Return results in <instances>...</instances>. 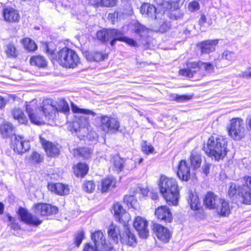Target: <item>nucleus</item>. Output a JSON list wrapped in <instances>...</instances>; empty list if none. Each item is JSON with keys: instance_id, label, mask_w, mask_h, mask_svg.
<instances>
[{"instance_id": "1", "label": "nucleus", "mask_w": 251, "mask_h": 251, "mask_svg": "<svg viewBox=\"0 0 251 251\" xmlns=\"http://www.w3.org/2000/svg\"><path fill=\"white\" fill-rule=\"evenodd\" d=\"M25 108L31 123L37 125L45 123L44 118L53 119L57 111L55 103L50 99L44 100L40 107L37 105V100H33L27 103Z\"/></svg>"}, {"instance_id": "2", "label": "nucleus", "mask_w": 251, "mask_h": 251, "mask_svg": "<svg viewBox=\"0 0 251 251\" xmlns=\"http://www.w3.org/2000/svg\"><path fill=\"white\" fill-rule=\"evenodd\" d=\"M160 192L169 205H176L179 199V189L176 179L161 175L158 181Z\"/></svg>"}, {"instance_id": "3", "label": "nucleus", "mask_w": 251, "mask_h": 251, "mask_svg": "<svg viewBox=\"0 0 251 251\" xmlns=\"http://www.w3.org/2000/svg\"><path fill=\"white\" fill-rule=\"evenodd\" d=\"M71 108L74 113L81 114L82 115L77 116V120L71 124L72 126L70 127L71 128L70 130L73 131V129L74 132L76 133L81 132L83 136H84V134L87 133L89 129V122L88 115L95 116L96 114L92 110L80 108L72 102Z\"/></svg>"}, {"instance_id": "4", "label": "nucleus", "mask_w": 251, "mask_h": 251, "mask_svg": "<svg viewBox=\"0 0 251 251\" xmlns=\"http://www.w3.org/2000/svg\"><path fill=\"white\" fill-rule=\"evenodd\" d=\"M205 206L210 209H216L218 213L222 216H227L230 213V209L227 201L216 195L213 192H208L204 201Z\"/></svg>"}, {"instance_id": "5", "label": "nucleus", "mask_w": 251, "mask_h": 251, "mask_svg": "<svg viewBox=\"0 0 251 251\" xmlns=\"http://www.w3.org/2000/svg\"><path fill=\"white\" fill-rule=\"evenodd\" d=\"M206 152L216 160L223 159L226 153V141L222 136H211L207 142Z\"/></svg>"}, {"instance_id": "6", "label": "nucleus", "mask_w": 251, "mask_h": 251, "mask_svg": "<svg viewBox=\"0 0 251 251\" xmlns=\"http://www.w3.org/2000/svg\"><path fill=\"white\" fill-rule=\"evenodd\" d=\"M124 226L125 231L122 235L120 229L117 225L113 224L110 225L108 228V236L116 243H118L119 240H120L122 243L128 246L134 245L136 244L134 235L129 229L127 224Z\"/></svg>"}, {"instance_id": "7", "label": "nucleus", "mask_w": 251, "mask_h": 251, "mask_svg": "<svg viewBox=\"0 0 251 251\" xmlns=\"http://www.w3.org/2000/svg\"><path fill=\"white\" fill-rule=\"evenodd\" d=\"M56 59L60 65L66 68H74L80 63L77 54L68 48L60 50L56 56Z\"/></svg>"}, {"instance_id": "8", "label": "nucleus", "mask_w": 251, "mask_h": 251, "mask_svg": "<svg viewBox=\"0 0 251 251\" xmlns=\"http://www.w3.org/2000/svg\"><path fill=\"white\" fill-rule=\"evenodd\" d=\"M186 69H181L179 71L180 75L192 77L198 71H204L205 75L212 73L214 70V65L209 62H188L186 64Z\"/></svg>"}, {"instance_id": "9", "label": "nucleus", "mask_w": 251, "mask_h": 251, "mask_svg": "<svg viewBox=\"0 0 251 251\" xmlns=\"http://www.w3.org/2000/svg\"><path fill=\"white\" fill-rule=\"evenodd\" d=\"M91 237L93 245L90 243L86 244L83 251H110L112 249L106 243L105 238L101 230L92 233Z\"/></svg>"}, {"instance_id": "10", "label": "nucleus", "mask_w": 251, "mask_h": 251, "mask_svg": "<svg viewBox=\"0 0 251 251\" xmlns=\"http://www.w3.org/2000/svg\"><path fill=\"white\" fill-rule=\"evenodd\" d=\"M96 122L98 127L106 133L115 134L120 129V122L117 118L107 115L97 117Z\"/></svg>"}, {"instance_id": "11", "label": "nucleus", "mask_w": 251, "mask_h": 251, "mask_svg": "<svg viewBox=\"0 0 251 251\" xmlns=\"http://www.w3.org/2000/svg\"><path fill=\"white\" fill-rule=\"evenodd\" d=\"M228 135L235 140L244 137L246 129L243 120L241 118H232L227 127Z\"/></svg>"}, {"instance_id": "12", "label": "nucleus", "mask_w": 251, "mask_h": 251, "mask_svg": "<svg viewBox=\"0 0 251 251\" xmlns=\"http://www.w3.org/2000/svg\"><path fill=\"white\" fill-rule=\"evenodd\" d=\"M11 147L14 151L22 155L30 149V144L28 140L21 135H15L12 139Z\"/></svg>"}, {"instance_id": "13", "label": "nucleus", "mask_w": 251, "mask_h": 251, "mask_svg": "<svg viewBox=\"0 0 251 251\" xmlns=\"http://www.w3.org/2000/svg\"><path fill=\"white\" fill-rule=\"evenodd\" d=\"M18 213L21 220L28 225L37 226L42 223V220H40L36 216L32 215L24 208L20 207Z\"/></svg>"}, {"instance_id": "14", "label": "nucleus", "mask_w": 251, "mask_h": 251, "mask_svg": "<svg viewBox=\"0 0 251 251\" xmlns=\"http://www.w3.org/2000/svg\"><path fill=\"white\" fill-rule=\"evenodd\" d=\"M33 211L36 215L42 216L54 214L57 213L58 209L56 206L43 203L34 204L33 207Z\"/></svg>"}, {"instance_id": "15", "label": "nucleus", "mask_w": 251, "mask_h": 251, "mask_svg": "<svg viewBox=\"0 0 251 251\" xmlns=\"http://www.w3.org/2000/svg\"><path fill=\"white\" fill-rule=\"evenodd\" d=\"M118 30L116 29L100 30L97 33V37L99 40L102 42L111 41L110 45L113 46L116 41V38L117 36Z\"/></svg>"}, {"instance_id": "16", "label": "nucleus", "mask_w": 251, "mask_h": 251, "mask_svg": "<svg viewBox=\"0 0 251 251\" xmlns=\"http://www.w3.org/2000/svg\"><path fill=\"white\" fill-rule=\"evenodd\" d=\"M133 226L138 231L139 236L141 238H146L148 237L149 233L148 222L145 218L140 216L137 217L134 221Z\"/></svg>"}, {"instance_id": "17", "label": "nucleus", "mask_w": 251, "mask_h": 251, "mask_svg": "<svg viewBox=\"0 0 251 251\" xmlns=\"http://www.w3.org/2000/svg\"><path fill=\"white\" fill-rule=\"evenodd\" d=\"M113 211L116 220L120 223H123L124 225H126L130 219L129 213L126 212L119 203H116L113 205Z\"/></svg>"}, {"instance_id": "18", "label": "nucleus", "mask_w": 251, "mask_h": 251, "mask_svg": "<svg viewBox=\"0 0 251 251\" xmlns=\"http://www.w3.org/2000/svg\"><path fill=\"white\" fill-rule=\"evenodd\" d=\"M177 175L180 179L184 181H188L190 178L191 168L186 161L182 160L179 162Z\"/></svg>"}, {"instance_id": "19", "label": "nucleus", "mask_w": 251, "mask_h": 251, "mask_svg": "<svg viewBox=\"0 0 251 251\" xmlns=\"http://www.w3.org/2000/svg\"><path fill=\"white\" fill-rule=\"evenodd\" d=\"M219 40H208L200 43L198 46L201 49V53H209L215 50Z\"/></svg>"}, {"instance_id": "20", "label": "nucleus", "mask_w": 251, "mask_h": 251, "mask_svg": "<svg viewBox=\"0 0 251 251\" xmlns=\"http://www.w3.org/2000/svg\"><path fill=\"white\" fill-rule=\"evenodd\" d=\"M153 230L157 238L164 242H168L170 238V231L165 227L159 224H154Z\"/></svg>"}, {"instance_id": "21", "label": "nucleus", "mask_w": 251, "mask_h": 251, "mask_svg": "<svg viewBox=\"0 0 251 251\" xmlns=\"http://www.w3.org/2000/svg\"><path fill=\"white\" fill-rule=\"evenodd\" d=\"M4 19L9 22H18L20 20L19 12L12 7H7L3 10Z\"/></svg>"}, {"instance_id": "22", "label": "nucleus", "mask_w": 251, "mask_h": 251, "mask_svg": "<svg viewBox=\"0 0 251 251\" xmlns=\"http://www.w3.org/2000/svg\"><path fill=\"white\" fill-rule=\"evenodd\" d=\"M40 140L48 156H54L58 154L59 149L56 145L51 142H48L41 136L40 137Z\"/></svg>"}, {"instance_id": "23", "label": "nucleus", "mask_w": 251, "mask_h": 251, "mask_svg": "<svg viewBox=\"0 0 251 251\" xmlns=\"http://www.w3.org/2000/svg\"><path fill=\"white\" fill-rule=\"evenodd\" d=\"M142 193L143 196H145L147 195L148 192L146 190H142L141 189H139L138 191H137L135 195H129L126 196L124 198L125 202H126L128 207H131L133 208L136 209L138 207V202L136 200V198H140V193Z\"/></svg>"}, {"instance_id": "24", "label": "nucleus", "mask_w": 251, "mask_h": 251, "mask_svg": "<svg viewBox=\"0 0 251 251\" xmlns=\"http://www.w3.org/2000/svg\"><path fill=\"white\" fill-rule=\"evenodd\" d=\"M155 214L158 219L170 222L172 220V214L167 206H161L156 209Z\"/></svg>"}, {"instance_id": "25", "label": "nucleus", "mask_w": 251, "mask_h": 251, "mask_svg": "<svg viewBox=\"0 0 251 251\" xmlns=\"http://www.w3.org/2000/svg\"><path fill=\"white\" fill-rule=\"evenodd\" d=\"M48 189L51 192L59 195H66L69 192L68 186L60 183H50L48 184Z\"/></svg>"}, {"instance_id": "26", "label": "nucleus", "mask_w": 251, "mask_h": 251, "mask_svg": "<svg viewBox=\"0 0 251 251\" xmlns=\"http://www.w3.org/2000/svg\"><path fill=\"white\" fill-rule=\"evenodd\" d=\"M236 53L229 50H225L219 55L218 60L220 62H224L227 66L231 64L236 59Z\"/></svg>"}, {"instance_id": "27", "label": "nucleus", "mask_w": 251, "mask_h": 251, "mask_svg": "<svg viewBox=\"0 0 251 251\" xmlns=\"http://www.w3.org/2000/svg\"><path fill=\"white\" fill-rule=\"evenodd\" d=\"M140 12L142 15L151 18H156V8L152 4L150 3H144L140 8Z\"/></svg>"}, {"instance_id": "28", "label": "nucleus", "mask_w": 251, "mask_h": 251, "mask_svg": "<svg viewBox=\"0 0 251 251\" xmlns=\"http://www.w3.org/2000/svg\"><path fill=\"white\" fill-rule=\"evenodd\" d=\"M116 184V180L112 176H108L101 180L100 190L102 192H107L113 188Z\"/></svg>"}, {"instance_id": "29", "label": "nucleus", "mask_w": 251, "mask_h": 251, "mask_svg": "<svg viewBox=\"0 0 251 251\" xmlns=\"http://www.w3.org/2000/svg\"><path fill=\"white\" fill-rule=\"evenodd\" d=\"M85 57L87 60L89 61L98 62L104 60L105 58L107 57V54L99 51L86 52Z\"/></svg>"}, {"instance_id": "30", "label": "nucleus", "mask_w": 251, "mask_h": 251, "mask_svg": "<svg viewBox=\"0 0 251 251\" xmlns=\"http://www.w3.org/2000/svg\"><path fill=\"white\" fill-rule=\"evenodd\" d=\"M188 202L191 208L194 210H197L201 206V203L196 193H193L191 192H189Z\"/></svg>"}, {"instance_id": "31", "label": "nucleus", "mask_w": 251, "mask_h": 251, "mask_svg": "<svg viewBox=\"0 0 251 251\" xmlns=\"http://www.w3.org/2000/svg\"><path fill=\"white\" fill-rule=\"evenodd\" d=\"M239 198L243 203L246 204H251V190L241 187Z\"/></svg>"}, {"instance_id": "32", "label": "nucleus", "mask_w": 251, "mask_h": 251, "mask_svg": "<svg viewBox=\"0 0 251 251\" xmlns=\"http://www.w3.org/2000/svg\"><path fill=\"white\" fill-rule=\"evenodd\" d=\"M88 170L87 165L83 163H78L74 168V173L77 176H84L87 174Z\"/></svg>"}, {"instance_id": "33", "label": "nucleus", "mask_w": 251, "mask_h": 251, "mask_svg": "<svg viewBox=\"0 0 251 251\" xmlns=\"http://www.w3.org/2000/svg\"><path fill=\"white\" fill-rule=\"evenodd\" d=\"M14 119H17L21 124H25L27 122L26 117L23 111L19 108H15L12 112Z\"/></svg>"}, {"instance_id": "34", "label": "nucleus", "mask_w": 251, "mask_h": 251, "mask_svg": "<svg viewBox=\"0 0 251 251\" xmlns=\"http://www.w3.org/2000/svg\"><path fill=\"white\" fill-rule=\"evenodd\" d=\"M30 64L38 67H44L46 65L47 62L44 57L37 55L32 56L30 58Z\"/></svg>"}, {"instance_id": "35", "label": "nucleus", "mask_w": 251, "mask_h": 251, "mask_svg": "<svg viewBox=\"0 0 251 251\" xmlns=\"http://www.w3.org/2000/svg\"><path fill=\"white\" fill-rule=\"evenodd\" d=\"M116 39V41L124 42L131 46H137V43L135 41L127 37L124 36L123 33L119 30H118V33Z\"/></svg>"}, {"instance_id": "36", "label": "nucleus", "mask_w": 251, "mask_h": 251, "mask_svg": "<svg viewBox=\"0 0 251 251\" xmlns=\"http://www.w3.org/2000/svg\"><path fill=\"white\" fill-rule=\"evenodd\" d=\"M13 126L11 123L5 122L0 126V132L4 137H6L12 133Z\"/></svg>"}, {"instance_id": "37", "label": "nucleus", "mask_w": 251, "mask_h": 251, "mask_svg": "<svg viewBox=\"0 0 251 251\" xmlns=\"http://www.w3.org/2000/svg\"><path fill=\"white\" fill-rule=\"evenodd\" d=\"M190 161L194 169L199 168L201 163V155L195 151H192L190 157Z\"/></svg>"}, {"instance_id": "38", "label": "nucleus", "mask_w": 251, "mask_h": 251, "mask_svg": "<svg viewBox=\"0 0 251 251\" xmlns=\"http://www.w3.org/2000/svg\"><path fill=\"white\" fill-rule=\"evenodd\" d=\"M28 161L32 164H37L41 162L43 157L36 151H33L29 156L26 157Z\"/></svg>"}, {"instance_id": "39", "label": "nucleus", "mask_w": 251, "mask_h": 251, "mask_svg": "<svg viewBox=\"0 0 251 251\" xmlns=\"http://www.w3.org/2000/svg\"><path fill=\"white\" fill-rule=\"evenodd\" d=\"M22 43L24 47L29 51H33L37 48V46L34 41L29 38H26L23 39L22 40Z\"/></svg>"}, {"instance_id": "40", "label": "nucleus", "mask_w": 251, "mask_h": 251, "mask_svg": "<svg viewBox=\"0 0 251 251\" xmlns=\"http://www.w3.org/2000/svg\"><path fill=\"white\" fill-rule=\"evenodd\" d=\"M5 53L7 56L12 57H15L18 54L15 47L11 44H9L6 46Z\"/></svg>"}, {"instance_id": "41", "label": "nucleus", "mask_w": 251, "mask_h": 251, "mask_svg": "<svg viewBox=\"0 0 251 251\" xmlns=\"http://www.w3.org/2000/svg\"><path fill=\"white\" fill-rule=\"evenodd\" d=\"M242 186H237L234 183H231L228 190V195L230 197H233L237 195L239 197L240 194V190Z\"/></svg>"}, {"instance_id": "42", "label": "nucleus", "mask_w": 251, "mask_h": 251, "mask_svg": "<svg viewBox=\"0 0 251 251\" xmlns=\"http://www.w3.org/2000/svg\"><path fill=\"white\" fill-rule=\"evenodd\" d=\"M57 111H60L64 113H67L69 111V105L64 99H60L58 102Z\"/></svg>"}, {"instance_id": "43", "label": "nucleus", "mask_w": 251, "mask_h": 251, "mask_svg": "<svg viewBox=\"0 0 251 251\" xmlns=\"http://www.w3.org/2000/svg\"><path fill=\"white\" fill-rule=\"evenodd\" d=\"M99 2H97L96 6H102L105 7H113L117 4L118 0H100Z\"/></svg>"}, {"instance_id": "44", "label": "nucleus", "mask_w": 251, "mask_h": 251, "mask_svg": "<svg viewBox=\"0 0 251 251\" xmlns=\"http://www.w3.org/2000/svg\"><path fill=\"white\" fill-rule=\"evenodd\" d=\"M212 23V22L211 19H208L203 14L201 15L199 19V24L201 27H208Z\"/></svg>"}, {"instance_id": "45", "label": "nucleus", "mask_w": 251, "mask_h": 251, "mask_svg": "<svg viewBox=\"0 0 251 251\" xmlns=\"http://www.w3.org/2000/svg\"><path fill=\"white\" fill-rule=\"evenodd\" d=\"M114 165L115 169L118 172H121L124 166V161L120 158L116 156L114 158Z\"/></svg>"}, {"instance_id": "46", "label": "nucleus", "mask_w": 251, "mask_h": 251, "mask_svg": "<svg viewBox=\"0 0 251 251\" xmlns=\"http://www.w3.org/2000/svg\"><path fill=\"white\" fill-rule=\"evenodd\" d=\"M149 31V29L143 25L138 24L136 26L135 32L141 37L147 36Z\"/></svg>"}, {"instance_id": "47", "label": "nucleus", "mask_w": 251, "mask_h": 251, "mask_svg": "<svg viewBox=\"0 0 251 251\" xmlns=\"http://www.w3.org/2000/svg\"><path fill=\"white\" fill-rule=\"evenodd\" d=\"M142 151L146 154L152 153L154 151V148L151 145H148L147 142L144 141L141 145Z\"/></svg>"}, {"instance_id": "48", "label": "nucleus", "mask_w": 251, "mask_h": 251, "mask_svg": "<svg viewBox=\"0 0 251 251\" xmlns=\"http://www.w3.org/2000/svg\"><path fill=\"white\" fill-rule=\"evenodd\" d=\"M95 185L92 181H87L83 184V189L85 191L92 192L95 189Z\"/></svg>"}, {"instance_id": "49", "label": "nucleus", "mask_w": 251, "mask_h": 251, "mask_svg": "<svg viewBox=\"0 0 251 251\" xmlns=\"http://www.w3.org/2000/svg\"><path fill=\"white\" fill-rule=\"evenodd\" d=\"M191 95H176L175 99L178 102H183L192 99Z\"/></svg>"}, {"instance_id": "50", "label": "nucleus", "mask_w": 251, "mask_h": 251, "mask_svg": "<svg viewBox=\"0 0 251 251\" xmlns=\"http://www.w3.org/2000/svg\"><path fill=\"white\" fill-rule=\"evenodd\" d=\"M77 151H78L80 154L85 158H89L91 153V150L87 148L79 149Z\"/></svg>"}, {"instance_id": "51", "label": "nucleus", "mask_w": 251, "mask_h": 251, "mask_svg": "<svg viewBox=\"0 0 251 251\" xmlns=\"http://www.w3.org/2000/svg\"><path fill=\"white\" fill-rule=\"evenodd\" d=\"M242 186L251 190V176H246L243 178Z\"/></svg>"}, {"instance_id": "52", "label": "nucleus", "mask_w": 251, "mask_h": 251, "mask_svg": "<svg viewBox=\"0 0 251 251\" xmlns=\"http://www.w3.org/2000/svg\"><path fill=\"white\" fill-rule=\"evenodd\" d=\"M84 238V232L83 231L78 232L75 239V243L77 246H79Z\"/></svg>"}, {"instance_id": "53", "label": "nucleus", "mask_w": 251, "mask_h": 251, "mask_svg": "<svg viewBox=\"0 0 251 251\" xmlns=\"http://www.w3.org/2000/svg\"><path fill=\"white\" fill-rule=\"evenodd\" d=\"M199 8L200 4L199 2L196 0L189 3L188 5V9L191 12L198 10Z\"/></svg>"}, {"instance_id": "54", "label": "nucleus", "mask_w": 251, "mask_h": 251, "mask_svg": "<svg viewBox=\"0 0 251 251\" xmlns=\"http://www.w3.org/2000/svg\"><path fill=\"white\" fill-rule=\"evenodd\" d=\"M170 28V24L167 23H164L159 29V31L161 32H164Z\"/></svg>"}, {"instance_id": "55", "label": "nucleus", "mask_w": 251, "mask_h": 251, "mask_svg": "<svg viewBox=\"0 0 251 251\" xmlns=\"http://www.w3.org/2000/svg\"><path fill=\"white\" fill-rule=\"evenodd\" d=\"M202 170L203 173L205 175H207V174L209 172L210 170V165L208 163H205L202 167Z\"/></svg>"}, {"instance_id": "56", "label": "nucleus", "mask_w": 251, "mask_h": 251, "mask_svg": "<svg viewBox=\"0 0 251 251\" xmlns=\"http://www.w3.org/2000/svg\"><path fill=\"white\" fill-rule=\"evenodd\" d=\"M242 75L244 77H251V68H248L245 71L243 72Z\"/></svg>"}, {"instance_id": "57", "label": "nucleus", "mask_w": 251, "mask_h": 251, "mask_svg": "<svg viewBox=\"0 0 251 251\" xmlns=\"http://www.w3.org/2000/svg\"><path fill=\"white\" fill-rule=\"evenodd\" d=\"M246 124L248 126L249 128L251 129V115L248 116L246 119Z\"/></svg>"}, {"instance_id": "58", "label": "nucleus", "mask_w": 251, "mask_h": 251, "mask_svg": "<svg viewBox=\"0 0 251 251\" xmlns=\"http://www.w3.org/2000/svg\"><path fill=\"white\" fill-rule=\"evenodd\" d=\"M5 104V100L4 99L0 96V109L2 108L4 106Z\"/></svg>"}, {"instance_id": "59", "label": "nucleus", "mask_w": 251, "mask_h": 251, "mask_svg": "<svg viewBox=\"0 0 251 251\" xmlns=\"http://www.w3.org/2000/svg\"><path fill=\"white\" fill-rule=\"evenodd\" d=\"M46 52L48 54H50L51 56L53 54V51L52 50H50L49 48V47L47 45H46Z\"/></svg>"}, {"instance_id": "60", "label": "nucleus", "mask_w": 251, "mask_h": 251, "mask_svg": "<svg viewBox=\"0 0 251 251\" xmlns=\"http://www.w3.org/2000/svg\"><path fill=\"white\" fill-rule=\"evenodd\" d=\"M151 197L152 200H155L158 198V196L156 193H152L151 196Z\"/></svg>"}, {"instance_id": "61", "label": "nucleus", "mask_w": 251, "mask_h": 251, "mask_svg": "<svg viewBox=\"0 0 251 251\" xmlns=\"http://www.w3.org/2000/svg\"><path fill=\"white\" fill-rule=\"evenodd\" d=\"M4 212V205L0 202V214H2Z\"/></svg>"}, {"instance_id": "62", "label": "nucleus", "mask_w": 251, "mask_h": 251, "mask_svg": "<svg viewBox=\"0 0 251 251\" xmlns=\"http://www.w3.org/2000/svg\"><path fill=\"white\" fill-rule=\"evenodd\" d=\"M11 227L13 229H18L19 228V226L17 224H12Z\"/></svg>"}, {"instance_id": "63", "label": "nucleus", "mask_w": 251, "mask_h": 251, "mask_svg": "<svg viewBox=\"0 0 251 251\" xmlns=\"http://www.w3.org/2000/svg\"><path fill=\"white\" fill-rule=\"evenodd\" d=\"M90 3H91L92 4L96 5L97 2H99L100 0H89Z\"/></svg>"}, {"instance_id": "64", "label": "nucleus", "mask_w": 251, "mask_h": 251, "mask_svg": "<svg viewBox=\"0 0 251 251\" xmlns=\"http://www.w3.org/2000/svg\"><path fill=\"white\" fill-rule=\"evenodd\" d=\"M177 0H170L169 1H168V2L171 6H172L173 3H175L176 2H178Z\"/></svg>"}]
</instances>
